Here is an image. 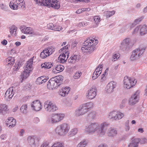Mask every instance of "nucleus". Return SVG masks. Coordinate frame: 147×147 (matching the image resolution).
<instances>
[{
    "label": "nucleus",
    "instance_id": "28",
    "mask_svg": "<svg viewBox=\"0 0 147 147\" xmlns=\"http://www.w3.org/2000/svg\"><path fill=\"white\" fill-rule=\"evenodd\" d=\"M140 34L141 35H144L147 33V26L143 25L140 26Z\"/></svg>",
    "mask_w": 147,
    "mask_h": 147
},
{
    "label": "nucleus",
    "instance_id": "55",
    "mask_svg": "<svg viewBox=\"0 0 147 147\" xmlns=\"http://www.w3.org/2000/svg\"><path fill=\"white\" fill-rule=\"evenodd\" d=\"M53 28V30L55 31H59L60 30H61V27L56 25H54V27Z\"/></svg>",
    "mask_w": 147,
    "mask_h": 147
},
{
    "label": "nucleus",
    "instance_id": "50",
    "mask_svg": "<svg viewBox=\"0 0 147 147\" xmlns=\"http://www.w3.org/2000/svg\"><path fill=\"white\" fill-rule=\"evenodd\" d=\"M82 73L80 71L76 72L74 75V77L75 79H78L82 75Z\"/></svg>",
    "mask_w": 147,
    "mask_h": 147
},
{
    "label": "nucleus",
    "instance_id": "34",
    "mask_svg": "<svg viewBox=\"0 0 147 147\" xmlns=\"http://www.w3.org/2000/svg\"><path fill=\"white\" fill-rule=\"evenodd\" d=\"M53 65V64L51 62H45L41 65V67L42 68H44L45 69H47L51 68Z\"/></svg>",
    "mask_w": 147,
    "mask_h": 147
},
{
    "label": "nucleus",
    "instance_id": "41",
    "mask_svg": "<svg viewBox=\"0 0 147 147\" xmlns=\"http://www.w3.org/2000/svg\"><path fill=\"white\" fill-rule=\"evenodd\" d=\"M84 107H85L87 111H88V109L91 108L93 107V103L92 102H89L84 104L82 105Z\"/></svg>",
    "mask_w": 147,
    "mask_h": 147
},
{
    "label": "nucleus",
    "instance_id": "9",
    "mask_svg": "<svg viewBox=\"0 0 147 147\" xmlns=\"http://www.w3.org/2000/svg\"><path fill=\"white\" fill-rule=\"evenodd\" d=\"M44 108L45 110L48 112H54L58 109L56 106L50 100H47L45 102Z\"/></svg>",
    "mask_w": 147,
    "mask_h": 147
},
{
    "label": "nucleus",
    "instance_id": "51",
    "mask_svg": "<svg viewBox=\"0 0 147 147\" xmlns=\"http://www.w3.org/2000/svg\"><path fill=\"white\" fill-rule=\"evenodd\" d=\"M88 23L86 22H82L79 23V25L80 26L85 27L87 26Z\"/></svg>",
    "mask_w": 147,
    "mask_h": 147
},
{
    "label": "nucleus",
    "instance_id": "6",
    "mask_svg": "<svg viewBox=\"0 0 147 147\" xmlns=\"http://www.w3.org/2000/svg\"><path fill=\"white\" fill-rule=\"evenodd\" d=\"M144 48L140 47L136 49L132 52V54L130 57L131 61H134L140 58L144 51Z\"/></svg>",
    "mask_w": 147,
    "mask_h": 147
},
{
    "label": "nucleus",
    "instance_id": "14",
    "mask_svg": "<svg viewBox=\"0 0 147 147\" xmlns=\"http://www.w3.org/2000/svg\"><path fill=\"white\" fill-rule=\"evenodd\" d=\"M124 116V115L123 113L115 111L111 112L109 115L110 118L117 120L121 119Z\"/></svg>",
    "mask_w": 147,
    "mask_h": 147
},
{
    "label": "nucleus",
    "instance_id": "40",
    "mask_svg": "<svg viewBox=\"0 0 147 147\" xmlns=\"http://www.w3.org/2000/svg\"><path fill=\"white\" fill-rule=\"evenodd\" d=\"M27 104L23 105L20 108V111L22 113L24 114L27 113Z\"/></svg>",
    "mask_w": 147,
    "mask_h": 147
},
{
    "label": "nucleus",
    "instance_id": "47",
    "mask_svg": "<svg viewBox=\"0 0 147 147\" xmlns=\"http://www.w3.org/2000/svg\"><path fill=\"white\" fill-rule=\"evenodd\" d=\"M131 25L130 24H127L126 25L122 28L121 30V32L122 33L123 32L126 30L127 29L129 26L131 28Z\"/></svg>",
    "mask_w": 147,
    "mask_h": 147
},
{
    "label": "nucleus",
    "instance_id": "22",
    "mask_svg": "<svg viewBox=\"0 0 147 147\" xmlns=\"http://www.w3.org/2000/svg\"><path fill=\"white\" fill-rule=\"evenodd\" d=\"M80 59V56L79 55L73 54L68 59V61L69 63H74L78 61Z\"/></svg>",
    "mask_w": 147,
    "mask_h": 147
},
{
    "label": "nucleus",
    "instance_id": "45",
    "mask_svg": "<svg viewBox=\"0 0 147 147\" xmlns=\"http://www.w3.org/2000/svg\"><path fill=\"white\" fill-rule=\"evenodd\" d=\"M120 56V54L119 53L115 54L112 56V60L115 61H116L117 59L119 58Z\"/></svg>",
    "mask_w": 147,
    "mask_h": 147
},
{
    "label": "nucleus",
    "instance_id": "10",
    "mask_svg": "<svg viewBox=\"0 0 147 147\" xmlns=\"http://www.w3.org/2000/svg\"><path fill=\"white\" fill-rule=\"evenodd\" d=\"M54 51V49L53 47H48L45 49L41 53L40 57L43 59L45 58L47 56L51 55Z\"/></svg>",
    "mask_w": 147,
    "mask_h": 147
},
{
    "label": "nucleus",
    "instance_id": "3",
    "mask_svg": "<svg viewBox=\"0 0 147 147\" xmlns=\"http://www.w3.org/2000/svg\"><path fill=\"white\" fill-rule=\"evenodd\" d=\"M96 132L99 136L102 137L104 135L109 124L107 122H104L100 124L97 123Z\"/></svg>",
    "mask_w": 147,
    "mask_h": 147
},
{
    "label": "nucleus",
    "instance_id": "4",
    "mask_svg": "<svg viewBox=\"0 0 147 147\" xmlns=\"http://www.w3.org/2000/svg\"><path fill=\"white\" fill-rule=\"evenodd\" d=\"M69 129L68 125L64 123L57 126L55 131L56 133L59 135H64L67 134Z\"/></svg>",
    "mask_w": 147,
    "mask_h": 147
},
{
    "label": "nucleus",
    "instance_id": "18",
    "mask_svg": "<svg viewBox=\"0 0 147 147\" xmlns=\"http://www.w3.org/2000/svg\"><path fill=\"white\" fill-rule=\"evenodd\" d=\"M21 32L24 34H30L32 35H34L35 33L32 28L25 26H21L20 28Z\"/></svg>",
    "mask_w": 147,
    "mask_h": 147
},
{
    "label": "nucleus",
    "instance_id": "31",
    "mask_svg": "<svg viewBox=\"0 0 147 147\" xmlns=\"http://www.w3.org/2000/svg\"><path fill=\"white\" fill-rule=\"evenodd\" d=\"M7 62H8L7 64V65L9 67H11L12 65L14 63V58L11 57H9L6 59Z\"/></svg>",
    "mask_w": 147,
    "mask_h": 147
},
{
    "label": "nucleus",
    "instance_id": "60",
    "mask_svg": "<svg viewBox=\"0 0 147 147\" xmlns=\"http://www.w3.org/2000/svg\"><path fill=\"white\" fill-rule=\"evenodd\" d=\"M59 60L60 62L62 63H64L67 60V58H63L61 57V55H60L59 57Z\"/></svg>",
    "mask_w": 147,
    "mask_h": 147
},
{
    "label": "nucleus",
    "instance_id": "42",
    "mask_svg": "<svg viewBox=\"0 0 147 147\" xmlns=\"http://www.w3.org/2000/svg\"><path fill=\"white\" fill-rule=\"evenodd\" d=\"M87 144V142L85 140H83L79 143L76 147H85Z\"/></svg>",
    "mask_w": 147,
    "mask_h": 147
},
{
    "label": "nucleus",
    "instance_id": "57",
    "mask_svg": "<svg viewBox=\"0 0 147 147\" xmlns=\"http://www.w3.org/2000/svg\"><path fill=\"white\" fill-rule=\"evenodd\" d=\"M32 88V86L30 84H27L24 87V89L25 90H30Z\"/></svg>",
    "mask_w": 147,
    "mask_h": 147
},
{
    "label": "nucleus",
    "instance_id": "58",
    "mask_svg": "<svg viewBox=\"0 0 147 147\" xmlns=\"http://www.w3.org/2000/svg\"><path fill=\"white\" fill-rule=\"evenodd\" d=\"M54 25L52 23H49L47 25V27L49 29L53 30Z\"/></svg>",
    "mask_w": 147,
    "mask_h": 147
},
{
    "label": "nucleus",
    "instance_id": "33",
    "mask_svg": "<svg viewBox=\"0 0 147 147\" xmlns=\"http://www.w3.org/2000/svg\"><path fill=\"white\" fill-rule=\"evenodd\" d=\"M7 110V107L6 105L3 104L0 106V113L4 114Z\"/></svg>",
    "mask_w": 147,
    "mask_h": 147
},
{
    "label": "nucleus",
    "instance_id": "52",
    "mask_svg": "<svg viewBox=\"0 0 147 147\" xmlns=\"http://www.w3.org/2000/svg\"><path fill=\"white\" fill-rule=\"evenodd\" d=\"M129 122L128 120L126 121L125 123V128L126 131H128L130 129V127L129 125Z\"/></svg>",
    "mask_w": 147,
    "mask_h": 147
},
{
    "label": "nucleus",
    "instance_id": "13",
    "mask_svg": "<svg viewBox=\"0 0 147 147\" xmlns=\"http://www.w3.org/2000/svg\"><path fill=\"white\" fill-rule=\"evenodd\" d=\"M97 124V123H92L86 126L85 132L88 134L96 132Z\"/></svg>",
    "mask_w": 147,
    "mask_h": 147
},
{
    "label": "nucleus",
    "instance_id": "5",
    "mask_svg": "<svg viewBox=\"0 0 147 147\" xmlns=\"http://www.w3.org/2000/svg\"><path fill=\"white\" fill-rule=\"evenodd\" d=\"M133 45L132 40L129 38L124 39L120 46V49L123 51H126L130 49Z\"/></svg>",
    "mask_w": 147,
    "mask_h": 147
},
{
    "label": "nucleus",
    "instance_id": "19",
    "mask_svg": "<svg viewBox=\"0 0 147 147\" xmlns=\"http://www.w3.org/2000/svg\"><path fill=\"white\" fill-rule=\"evenodd\" d=\"M96 88L95 87H92L88 92L87 97L88 98L92 99L94 98L96 95Z\"/></svg>",
    "mask_w": 147,
    "mask_h": 147
},
{
    "label": "nucleus",
    "instance_id": "21",
    "mask_svg": "<svg viewBox=\"0 0 147 147\" xmlns=\"http://www.w3.org/2000/svg\"><path fill=\"white\" fill-rule=\"evenodd\" d=\"M86 109L85 107L83 105L82 106H80L78 109L76 111V115L77 116H79L85 114L88 111Z\"/></svg>",
    "mask_w": 147,
    "mask_h": 147
},
{
    "label": "nucleus",
    "instance_id": "61",
    "mask_svg": "<svg viewBox=\"0 0 147 147\" xmlns=\"http://www.w3.org/2000/svg\"><path fill=\"white\" fill-rule=\"evenodd\" d=\"M139 29H140V26H137L133 32V34H136L139 31Z\"/></svg>",
    "mask_w": 147,
    "mask_h": 147
},
{
    "label": "nucleus",
    "instance_id": "2",
    "mask_svg": "<svg viewBox=\"0 0 147 147\" xmlns=\"http://www.w3.org/2000/svg\"><path fill=\"white\" fill-rule=\"evenodd\" d=\"M94 40L92 39L88 38L83 43V45L81 48L82 51L90 53L94 50L95 48Z\"/></svg>",
    "mask_w": 147,
    "mask_h": 147
},
{
    "label": "nucleus",
    "instance_id": "64",
    "mask_svg": "<svg viewBox=\"0 0 147 147\" xmlns=\"http://www.w3.org/2000/svg\"><path fill=\"white\" fill-rule=\"evenodd\" d=\"M14 1L16 3V4L18 5H18L20 3L23 2L24 0H14Z\"/></svg>",
    "mask_w": 147,
    "mask_h": 147
},
{
    "label": "nucleus",
    "instance_id": "63",
    "mask_svg": "<svg viewBox=\"0 0 147 147\" xmlns=\"http://www.w3.org/2000/svg\"><path fill=\"white\" fill-rule=\"evenodd\" d=\"M25 133V130L24 129H21L19 133V135L20 136H23L24 134Z\"/></svg>",
    "mask_w": 147,
    "mask_h": 147
},
{
    "label": "nucleus",
    "instance_id": "11",
    "mask_svg": "<svg viewBox=\"0 0 147 147\" xmlns=\"http://www.w3.org/2000/svg\"><path fill=\"white\" fill-rule=\"evenodd\" d=\"M140 98V91H137L129 100V103L131 105H134L137 103Z\"/></svg>",
    "mask_w": 147,
    "mask_h": 147
},
{
    "label": "nucleus",
    "instance_id": "15",
    "mask_svg": "<svg viewBox=\"0 0 147 147\" xmlns=\"http://www.w3.org/2000/svg\"><path fill=\"white\" fill-rule=\"evenodd\" d=\"M116 86V83L113 81H111L107 85L106 89L107 92L108 93H111L114 91V89Z\"/></svg>",
    "mask_w": 147,
    "mask_h": 147
},
{
    "label": "nucleus",
    "instance_id": "49",
    "mask_svg": "<svg viewBox=\"0 0 147 147\" xmlns=\"http://www.w3.org/2000/svg\"><path fill=\"white\" fill-rule=\"evenodd\" d=\"M101 73L96 72L95 71L93 73L92 76V78L93 80H95L98 78Z\"/></svg>",
    "mask_w": 147,
    "mask_h": 147
},
{
    "label": "nucleus",
    "instance_id": "20",
    "mask_svg": "<svg viewBox=\"0 0 147 147\" xmlns=\"http://www.w3.org/2000/svg\"><path fill=\"white\" fill-rule=\"evenodd\" d=\"M14 94L13 88L11 87L9 88L6 91L5 96V98L7 101L11 99Z\"/></svg>",
    "mask_w": 147,
    "mask_h": 147
},
{
    "label": "nucleus",
    "instance_id": "59",
    "mask_svg": "<svg viewBox=\"0 0 147 147\" xmlns=\"http://www.w3.org/2000/svg\"><path fill=\"white\" fill-rule=\"evenodd\" d=\"M49 142H44L41 146L40 147H49Z\"/></svg>",
    "mask_w": 147,
    "mask_h": 147
},
{
    "label": "nucleus",
    "instance_id": "37",
    "mask_svg": "<svg viewBox=\"0 0 147 147\" xmlns=\"http://www.w3.org/2000/svg\"><path fill=\"white\" fill-rule=\"evenodd\" d=\"M96 112L93 111L89 113L87 117L88 120H91L94 119L96 116Z\"/></svg>",
    "mask_w": 147,
    "mask_h": 147
},
{
    "label": "nucleus",
    "instance_id": "54",
    "mask_svg": "<svg viewBox=\"0 0 147 147\" xmlns=\"http://www.w3.org/2000/svg\"><path fill=\"white\" fill-rule=\"evenodd\" d=\"M59 94L62 96H65L67 95V94H65L64 91L62 89L60 90Z\"/></svg>",
    "mask_w": 147,
    "mask_h": 147
},
{
    "label": "nucleus",
    "instance_id": "48",
    "mask_svg": "<svg viewBox=\"0 0 147 147\" xmlns=\"http://www.w3.org/2000/svg\"><path fill=\"white\" fill-rule=\"evenodd\" d=\"M127 101V100L126 99H124L122 101L120 105V108L122 109L125 107V103Z\"/></svg>",
    "mask_w": 147,
    "mask_h": 147
},
{
    "label": "nucleus",
    "instance_id": "32",
    "mask_svg": "<svg viewBox=\"0 0 147 147\" xmlns=\"http://www.w3.org/2000/svg\"><path fill=\"white\" fill-rule=\"evenodd\" d=\"M10 32L11 35L14 36H16L17 28L15 26H12L9 27Z\"/></svg>",
    "mask_w": 147,
    "mask_h": 147
},
{
    "label": "nucleus",
    "instance_id": "1",
    "mask_svg": "<svg viewBox=\"0 0 147 147\" xmlns=\"http://www.w3.org/2000/svg\"><path fill=\"white\" fill-rule=\"evenodd\" d=\"M63 77L61 75L55 76L49 80L47 85V88L49 90L57 89L63 83Z\"/></svg>",
    "mask_w": 147,
    "mask_h": 147
},
{
    "label": "nucleus",
    "instance_id": "27",
    "mask_svg": "<svg viewBox=\"0 0 147 147\" xmlns=\"http://www.w3.org/2000/svg\"><path fill=\"white\" fill-rule=\"evenodd\" d=\"M55 70L54 69L53 70V72L54 73H57L63 71L64 69V67L61 65H57L55 67Z\"/></svg>",
    "mask_w": 147,
    "mask_h": 147
},
{
    "label": "nucleus",
    "instance_id": "25",
    "mask_svg": "<svg viewBox=\"0 0 147 147\" xmlns=\"http://www.w3.org/2000/svg\"><path fill=\"white\" fill-rule=\"evenodd\" d=\"M48 79V77L42 76L38 78L37 79L36 82L37 84H40L46 82Z\"/></svg>",
    "mask_w": 147,
    "mask_h": 147
},
{
    "label": "nucleus",
    "instance_id": "38",
    "mask_svg": "<svg viewBox=\"0 0 147 147\" xmlns=\"http://www.w3.org/2000/svg\"><path fill=\"white\" fill-rule=\"evenodd\" d=\"M144 16H141L140 18L136 19L134 22L131 24V27H133L137 24H139L144 19Z\"/></svg>",
    "mask_w": 147,
    "mask_h": 147
},
{
    "label": "nucleus",
    "instance_id": "39",
    "mask_svg": "<svg viewBox=\"0 0 147 147\" xmlns=\"http://www.w3.org/2000/svg\"><path fill=\"white\" fill-rule=\"evenodd\" d=\"M9 120H12L11 122L9 123V127L11 128V127H14L16 124V120L14 119L13 117H9Z\"/></svg>",
    "mask_w": 147,
    "mask_h": 147
},
{
    "label": "nucleus",
    "instance_id": "17",
    "mask_svg": "<svg viewBox=\"0 0 147 147\" xmlns=\"http://www.w3.org/2000/svg\"><path fill=\"white\" fill-rule=\"evenodd\" d=\"M51 0H34L36 4L40 5H43L50 7L52 3Z\"/></svg>",
    "mask_w": 147,
    "mask_h": 147
},
{
    "label": "nucleus",
    "instance_id": "30",
    "mask_svg": "<svg viewBox=\"0 0 147 147\" xmlns=\"http://www.w3.org/2000/svg\"><path fill=\"white\" fill-rule=\"evenodd\" d=\"M50 7H52L55 9H58L60 7V5L59 2H58L57 0L55 1H52Z\"/></svg>",
    "mask_w": 147,
    "mask_h": 147
},
{
    "label": "nucleus",
    "instance_id": "26",
    "mask_svg": "<svg viewBox=\"0 0 147 147\" xmlns=\"http://www.w3.org/2000/svg\"><path fill=\"white\" fill-rule=\"evenodd\" d=\"M100 17L98 16H95L93 18V21L94 23H93V24L92 27L94 28H96L98 26L99 22L100 21Z\"/></svg>",
    "mask_w": 147,
    "mask_h": 147
},
{
    "label": "nucleus",
    "instance_id": "62",
    "mask_svg": "<svg viewBox=\"0 0 147 147\" xmlns=\"http://www.w3.org/2000/svg\"><path fill=\"white\" fill-rule=\"evenodd\" d=\"M140 141L141 143L144 144L147 142V140L146 138H142L140 140Z\"/></svg>",
    "mask_w": 147,
    "mask_h": 147
},
{
    "label": "nucleus",
    "instance_id": "7",
    "mask_svg": "<svg viewBox=\"0 0 147 147\" xmlns=\"http://www.w3.org/2000/svg\"><path fill=\"white\" fill-rule=\"evenodd\" d=\"M64 117V114H57L53 115L48 117L47 122L49 123L52 124L58 122L62 120Z\"/></svg>",
    "mask_w": 147,
    "mask_h": 147
},
{
    "label": "nucleus",
    "instance_id": "24",
    "mask_svg": "<svg viewBox=\"0 0 147 147\" xmlns=\"http://www.w3.org/2000/svg\"><path fill=\"white\" fill-rule=\"evenodd\" d=\"M33 59L31 58L29 59L27 62L25 66L24 67L25 70L28 71L29 72L31 71L32 67V64H33Z\"/></svg>",
    "mask_w": 147,
    "mask_h": 147
},
{
    "label": "nucleus",
    "instance_id": "16",
    "mask_svg": "<svg viewBox=\"0 0 147 147\" xmlns=\"http://www.w3.org/2000/svg\"><path fill=\"white\" fill-rule=\"evenodd\" d=\"M31 108L32 110L36 111H38L42 109L41 103L39 100L33 101L31 104Z\"/></svg>",
    "mask_w": 147,
    "mask_h": 147
},
{
    "label": "nucleus",
    "instance_id": "35",
    "mask_svg": "<svg viewBox=\"0 0 147 147\" xmlns=\"http://www.w3.org/2000/svg\"><path fill=\"white\" fill-rule=\"evenodd\" d=\"M30 72H29V70L26 71L25 70L22 73L21 76V78L22 79V80L26 79L29 76Z\"/></svg>",
    "mask_w": 147,
    "mask_h": 147
},
{
    "label": "nucleus",
    "instance_id": "44",
    "mask_svg": "<svg viewBox=\"0 0 147 147\" xmlns=\"http://www.w3.org/2000/svg\"><path fill=\"white\" fill-rule=\"evenodd\" d=\"M115 13V11H107L105 12V13L107 18H109L114 15Z\"/></svg>",
    "mask_w": 147,
    "mask_h": 147
},
{
    "label": "nucleus",
    "instance_id": "29",
    "mask_svg": "<svg viewBox=\"0 0 147 147\" xmlns=\"http://www.w3.org/2000/svg\"><path fill=\"white\" fill-rule=\"evenodd\" d=\"M117 134V131L114 128L111 127L108 130V136L110 137H113Z\"/></svg>",
    "mask_w": 147,
    "mask_h": 147
},
{
    "label": "nucleus",
    "instance_id": "23",
    "mask_svg": "<svg viewBox=\"0 0 147 147\" xmlns=\"http://www.w3.org/2000/svg\"><path fill=\"white\" fill-rule=\"evenodd\" d=\"M140 142V139L138 138H133L132 141L129 144L128 147H138Z\"/></svg>",
    "mask_w": 147,
    "mask_h": 147
},
{
    "label": "nucleus",
    "instance_id": "43",
    "mask_svg": "<svg viewBox=\"0 0 147 147\" xmlns=\"http://www.w3.org/2000/svg\"><path fill=\"white\" fill-rule=\"evenodd\" d=\"M51 147H64L63 144L60 142H55Z\"/></svg>",
    "mask_w": 147,
    "mask_h": 147
},
{
    "label": "nucleus",
    "instance_id": "36",
    "mask_svg": "<svg viewBox=\"0 0 147 147\" xmlns=\"http://www.w3.org/2000/svg\"><path fill=\"white\" fill-rule=\"evenodd\" d=\"M9 6L13 10H16L18 9V6L14 0H12L9 4Z\"/></svg>",
    "mask_w": 147,
    "mask_h": 147
},
{
    "label": "nucleus",
    "instance_id": "46",
    "mask_svg": "<svg viewBox=\"0 0 147 147\" xmlns=\"http://www.w3.org/2000/svg\"><path fill=\"white\" fill-rule=\"evenodd\" d=\"M78 130L76 128L72 129L70 131V135L71 136H73L76 135L78 132Z\"/></svg>",
    "mask_w": 147,
    "mask_h": 147
},
{
    "label": "nucleus",
    "instance_id": "12",
    "mask_svg": "<svg viewBox=\"0 0 147 147\" xmlns=\"http://www.w3.org/2000/svg\"><path fill=\"white\" fill-rule=\"evenodd\" d=\"M27 141L31 147H38L39 145V140L38 138L34 136H28Z\"/></svg>",
    "mask_w": 147,
    "mask_h": 147
},
{
    "label": "nucleus",
    "instance_id": "53",
    "mask_svg": "<svg viewBox=\"0 0 147 147\" xmlns=\"http://www.w3.org/2000/svg\"><path fill=\"white\" fill-rule=\"evenodd\" d=\"M69 45H66L65 46L63 47L61 49V51H63V52H65V54L67 55L68 53H67V51H66V50H67L68 47H69Z\"/></svg>",
    "mask_w": 147,
    "mask_h": 147
},
{
    "label": "nucleus",
    "instance_id": "8",
    "mask_svg": "<svg viewBox=\"0 0 147 147\" xmlns=\"http://www.w3.org/2000/svg\"><path fill=\"white\" fill-rule=\"evenodd\" d=\"M136 82L134 78L128 77L126 76L123 80L124 87L127 89H129L134 86Z\"/></svg>",
    "mask_w": 147,
    "mask_h": 147
},
{
    "label": "nucleus",
    "instance_id": "56",
    "mask_svg": "<svg viewBox=\"0 0 147 147\" xmlns=\"http://www.w3.org/2000/svg\"><path fill=\"white\" fill-rule=\"evenodd\" d=\"M62 89L64 91L65 94H67L70 90V88L69 87H65V88H62Z\"/></svg>",
    "mask_w": 147,
    "mask_h": 147
}]
</instances>
